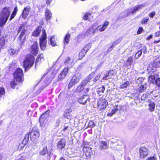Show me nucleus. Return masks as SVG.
Returning a JSON list of instances; mask_svg holds the SVG:
<instances>
[{
	"label": "nucleus",
	"instance_id": "nucleus-1",
	"mask_svg": "<svg viewBox=\"0 0 160 160\" xmlns=\"http://www.w3.org/2000/svg\"><path fill=\"white\" fill-rule=\"evenodd\" d=\"M14 79L10 83L12 88H15V86L19 85V83L22 82L23 81V72L20 68H18L13 73Z\"/></svg>",
	"mask_w": 160,
	"mask_h": 160
},
{
	"label": "nucleus",
	"instance_id": "nucleus-2",
	"mask_svg": "<svg viewBox=\"0 0 160 160\" xmlns=\"http://www.w3.org/2000/svg\"><path fill=\"white\" fill-rule=\"evenodd\" d=\"M108 24L109 22L107 21H105L102 27L101 25L97 26L96 23H94L87 30L86 33L88 35H94L98 30L101 32L103 31L108 27Z\"/></svg>",
	"mask_w": 160,
	"mask_h": 160
},
{
	"label": "nucleus",
	"instance_id": "nucleus-3",
	"mask_svg": "<svg viewBox=\"0 0 160 160\" xmlns=\"http://www.w3.org/2000/svg\"><path fill=\"white\" fill-rule=\"evenodd\" d=\"M9 7L4 8L1 12L0 27H2L6 22L10 15Z\"/></svg>",
	"mask_w": 160,
	"mask_h": 160
},
{
	"label": "nucleus",
	"instance_id": "nucleus-4",
	"mask_svg": "<svg viewBox=\"0 0 160 160\" xmlns=\"http://www.w3.org/2000/svg\"><path fill=\"white\" fill-rule=\"evenodd\" d=\"M34 61V58L33 56L31 55H28L27 56L23 62V67L25 70L26 71L27 68H30L33 65Z\"/></svg>",
	"mask_w": 160,
	"mask_h": 160
},
{
	"label": "nucleus",
	"instance_id": "nucleus-5",
	"mask_svg": "<svg viewBox=\"0 0 160 160\" xmlns=\"http://www.w3.org/2000/svg\"><path fill=\"white\" fill-rule=\"evenodd\" d=\"M26 29H25V25L23 24L21 25L18 28L17 30V34L20 32V34L19 36L18 39L20 41L19 43L21 46L23 45L24 42V39L23 37L26 32Z\"/></svg>",
	"mask_w": 160,
	"mask_h": 160
},
{
	"label": "nucleus",
	"instance_id": "nucleus-6",
	"mask_svg": "<svg viewBox=\"0 0 160 160\" xmlns=\"http://www.w3.org/2000/svg\"><path fill=\"white\" fill-rule=\"evenodd\" d=\"M146 5L145 3H143V4L137 5L134 7L128 9L125 11V12L127 14L124 17H125L128 16L130 14H134L136 12L138 11L139 9H141L142 8L146 6Z\"/></svg>",
	"mask_w": 160,
	"mask_h": 160
},
{
	"label": "nucleus",
	"instance_id": "nucleus-7",
	"mask_svg": "<svg viewBox=\"0 0 160 160\" xmlns=\"http://www.w3.org/2000/svg\"><path fill=\"white\" fill-rule=\"evenodd\" d=\"M46 37L47 34L45 31V30L43 29L41 37L39 39L40 46L41 49L42 50H45L46 47Z\"/></svg>",
	"mask_w": 160,
	"mask_h": 160
},
{
	"label": "nucleus",
	"instance_id": "nucleus-8",
	"mask_svg": "<svg viewBox=\"0 0 160 160\" xmlns=\"http://www.w3.org/2000/svg\"><path fill=\"white\" fill-rule=\"evenodd\" d=\"M29 134L31 139L32 141H36L39 137L38 130L36 128V127L32 128Z\"/></svg>",
	"mask_w": 160,
	"mask_h": 160
},
{
	"label": "nucleus",
	"instance_id": "nucleus-9",
	"mask_svg": "<svg viewBox=\"0 0 160 160\" xmlns=\"http://www.w3.org/2000/svg\"><path fill=\"white\" fill-rule=\"evenodd\" d=\"M38 50L39 48L38 43L35 42L31 46L30 52L32 54L36 55L38 53Z\"/></svg>",
	"mask_w": 160,
	"mask_h": 160
},
{
	"label": "nucleus",
	"instance_id": "nucleus-10",
	"mask_svg": "<svg viewBox=\"0 0 160 160\" xmlns=\"http://www.w3.org/2000/svg\"><path fill=\"white\" fill-rule=\"evenodd\" d=\"M79 80V78L76 75H75L72 78L68 85V88L70 89L73 86L77 83Z\"/></svg>",
	"mask_w": 160,
	"mask_h": 160
},
{
	"label": "nucleus",
	"instance_id": "nucleus-11",
	"mask_svg": "<svg viewBox=\"0 0 160 160\" xmlns=\"http://www.w3.org/2000/svg\"><path fill=\"white\" fill-rule=\"evenodd\" d=\"M89 96L88 95H84L80 97L78 99V102L82 104H86L88 102H89Z\"/></svg>",
	"mask_w": 160,
	"mask_h": 160
},
{
	"label": "nucleus",
	"instance_id": "nucleus-12",
	"mask_svg": "<svg viewBox=\"0 0 160 160\" xmlns=\"http://www.w3.org/2000/svg\"><path fill=\"white\" fill-rule=\"evenodd\" d=\"M49 110H47L44 113L42 114L39 118V122L41 124L45 122L46 120L49 117V114L50 112Z\"/></svg>",
	"mask_w": 160,
	"mask_h": 160
},
{
	"label": "nucleus",
	"instance_id": "nucleus-13",
	"mask_svg": "<svg viewBox=\"0 0 160 160\" xmlns=\"http://www.w3.org/2000/svg\"><path fill=\"white\" fill-rule=\"evenodd\" d=\"M140 156V158H145L148 154V151L145 147H142L139 149Z\"/></svg>",
	"mask_w": 160,
	"mask_h": 160
},
{
	"label": "nucleus",
	"instance_id": "nucleus-14",
	"mask_svg": "<svg viewBox=\"0 0 160 160\" xmlns=\"http://www.w3.org/2000/svg\"><path fill=\"white\" fill-rule=\"evenodd\" d=\"M68 67H65L63 70L62 71L58 77V81H60L61 80L64 78L68 72Z\"/></svg>",
	"mask_w": 160,
	"mask_h": 160
},
{
	"label": "nucleus",
	"instance_id": "nucleus-15",
	"mask_svg": "<svg viewBox=\"0 0 160 160\" xmlns=\"http://www.w3.org/2000/svg\"><path fill=\"white\" fill-rule=\"evenodd\" d=\"M66 144V140L64 138H62L58 142L57 146L59 149H61L65 147Z\"/></svg>",
	"mask_w": 160,
	"mask_h": 160
},
{
	"label": "nucleus",
	"instance_id": "nucleus-16",
	"mask_svg": "<svg viewBox=\"0 0 160 160\" xmlns=\"http://www.w3.org/2000/svg\"><path fill=\"white\" fill-rule=\"evenodd\" d=\"M92 148L89 147H84L83 148V150L86 157L88 158L90 157L92 155Z\"/></svg>",
	"mask_w": 160,
	"mask_h": 160
},
{
	"label": "nucleus",
	"instance_id": "nucleus-17",
	"mask_svg": "<svg viewBox=\"0 0 160 160\" xmlns=\"http://www.w3.org/2000/svg\"><path fill=\"white\" fill-rule=\"evenodd\" d=\"M108 145L106 142L102 141L99 142V148L101 150L108 149Z\"/></svg>",
	"mask_w": 160,
	"mask_h": 160
},
{
	"label": "nucleus",
	"instance_id": "nucleus-18",
	"mask_svg": "<svg viewBox=\"0 0 160 160\" xmlns=\"http://www.w3.org/2000/svg\"><path fill=\"white\" fill-rule=\"evenodd\" d=\"M64 63L66 65H67L70 67H72L74 64L73 60H72L70 57H67L65 60Z\"/></svg>",
	"mask_w": 160,
	"mask_h": 160
},
{
	"label": "nucleus",
	"instance_id": "nucleus-19",
	"mask_svg": "<svg viewBox=\"0 0 160 160\" xmlns=\"http://www.w3.org/2000/svg\"><path fill=\"white\" fill-rule=\"evenodd\" d=\"M72 111V110L70 109L66 110L63 114L64 117L68 119H71L72 118V116L70 114V112H71Z\"/></svg>",
	"mask_w": 160,
	"mask_h": 160
},
{
	"label": "nucleus",
	"instance_id": "nucleus-20",
	"mask_svg": "<svg viewBox=\"0 0 160 160\" xmlns=\"http://www.w3.org/2000/svg\"><path fill=\"white\" fill-rule=\"evenodd\" d=\"M30 8H24L22 13V18L25 19L27 18L29 12Z\"/></svg>",
	"mask_w": 160,
	"mask_h": 160
},
{
	"label": "nucleus",
	"instance_id": "nucleus-21",
	"mask_svg": "<svg viewBox=\"0 0 160 160\" xmlns=\"http://www.w3.org/2000/svg\"><path fill=\"white\" fill-rule=\"evenodd\" d=\"M120 106L117 105L114 107L112 110V111L110 112H109L108 114V116H112L117 111L120 109Z\"/></svg>",
	"mask_w": 160,
	"mask_h": 160
},
{
	"label": "nucleus",
	"instance_id": "nucleus-22",
	"mask_svg": "<svg viewBox=\"0 0 160 160\" xmlns=\"http://www.w3.org/2000/svg\"><path fill=\"white\" fill-rule=\"evenodd\" d=\"M105 89V87L104 85L102 86V87H99L97 89V92L98 95L99 96H101L104 92Z\"/></svg>",
	"mask_w": 160,
	"mask_h": 160
},
{
	"label": "nucleus",
	"instance_id": "nucleus-23",
	"mask_svg": "<svg viewBox=\"0 0 160 160\" xmlns=\"http://www.w3.org/2000/svg\"><path fill=\"white\" fill-rule=\"evenodd\" d=\"M98 103V105H101L103 108H106L107 105V101L105 99H102L99 100Z\"/></svg>",
	"mask_w": 160,
	"mask_h": 160
},
{
	"label": "nucleus",
	"instance_id": "nucleus-24",
	"mask_svg": "<svg viewBox=\"0 0 160 160\" xmlns=\"http://www.w3.org/2000/svg\"><path fill=\"white\" fill-rule=\"evenodd\" d=\"M52 17V14L51 11L48 9H46L45 12V19L47 21L49 20Z\"/></svg>",
	"mask_w": 160,
	"mask_h": 160
},
{
	"label": "nucleus",
	"instance_id": "nucleus-25",
	"mask_svg": "<svg viewBox=\"0 0 160 160\" xmlns=\"http://www.w3.org/2000/svg\"><path fill=\"white\" fill-rule=\"evenodd\" d=\"M114 74V72L112 70H109L108 73H107L106 75L103 77L102 78L104 80H107L111 78V76H113Z\"/></svg>",
	"mask_w": 160,
	"mask_h": 160
},
{
	"label": "nucleus",
	"instance_id": "nucleus-26",
	"mask_svg": "<svg viewBox=\"0 0 160 160\" xmlns=\"http://www.w3.org/2000/svg\"><path fill=\"white\" fill-rule=\"evenodd\" d=\"M83 19L85 20H88L89 21H92L93 20V18L91 13H87L85 15Z\"/></svg>",
	"mask_w": 160,
	"mask_h": 160
},
{
	"label": "nucleus",
	"instance_id": "nucleus-27",
	"mask_svg": "<svg viewBox=\"0 0 160 160\" xmlns=\"http://www.w3.org/2000/svg\"><path fill=\"white\" fill-rule=\"evenodd\" d=\"M41 28L39 27H38L33 32L32 35L35 37L38 36L40 34L41 31Z\"/></svg>",
	"mask_w": 160,
	"mask_h": 160
},
{
	"label": "nucleus",
	"instance_id": "nucleus-28",
	"mask_svg": "<svg viewBox=\"0 0 160 160\" xmlns=\"http://www.w3.org/2000/svg\"><path fill=\"white\" fill-rule=\"evenodd\" d=\"M48 152L46 146L43 147L42 149L40 152V154L42 156H45L48 154Z\"/></svg>",
	"mask_w": 160,
	"mask_h": 160
},
{
	"label": "nucleus",
	"instance_id": "nucleus-29",
	"mask_svg": "<svg viewBox=\"0 0 160 160\" xmlns=\"http://www.w3.org/2000/svg\"><path fill=\"white\" fill-rule=\"evenodd\" d=\"M155 104L154 103L150 102L148 104V110L150 112H153L154 111L155 109Z\"/></svg>",
	"mask_w": 160,
	"mask_h": 160
},
{
	"label": "nucleus",
	"instance_id": "nucleus-30",
	"mask_svg": "<svg viewBox=\"0 0 160 160\" xmlns=\"http://www.w3.org/2000/svg\"><path fill=\"white\" fill-rule=\"evenodd\" d=\"M133 61V57L131 56L128 58V60H127L125 66L127 67L131 65Z\"/></svg>",
	"mask_w": 160,
	"mask_h": 160
},
{
	"label": "nucleus",
	"instance_id": "nucleus-31",
	"mask_svg": "<svg viewBox=\"0 0 160 160\" xmlns=\"http://www.w3.org/2000/svg\"><path fill=\"white\" fill-rule=\"evenodd\" d=\"M70 34L68 33L66 35L63 40V42L65 45L66 44H68L69 43L70 41Z\"/></svg>",
	"mask_w": 160,
	"mask_h": 160
},
{
	"label": "nucleus",
	"instance_id": "nucleus-32",
	"mask_svg": "<svg viewBox=\"0 0 160 160\" xmlns=\"http://www.w3.org/2000/svg\"><path fill=\"white\" fill-rule=\"evenodd\" d=\"M30 136V134H27L26 135L24 139L22 141V143L24 144H26L27 143L29 140V136Z\"/></svg>",
	"mask_w": 160,
	"mask_h": 160
},
{
	"label": "nucleus",
	"instance_id": "nucleus-33",
	"mask_svg": "<svg viewBox=\"0 0 160 160\" xmlns=\"http://www.w3.org/2000/svg\"><path fill=\"white\" fill-rule=\"evenodd\" d=\"M50 42L52 46H55L57 45L54 36H52L51 38L50 39Z\"/></svg>",
	"mask_w": 160,
	"mask_h": 160
},
{
	"label": "nucleus",
	"instance_id": "nucleus-34",
	"mask_svg": "<svg viewBox=\"0 0 160 160\" xmlns=\"http://www.w3.org/2000/svg\"><path fill=\"white\" fill-rule=\"evenodd\" d=\"M4 37H2L0 38V49L2 48L5 45Z\"/></svg>",
	"mask_w": 160,
	"mask_h": 160
},
{
	"label": "nucleus",
	"instance_id": "nucleus-35",
	"mask_svg": "<svg viewBox=\"0 0 160 160\" xmlns=\"http://www.w3.org/2000/svg\"><path fill=\"white\" fill-rule=\"evenodd\" d=\"M87 53L83 49L79 52V59H81L82 58V57L84 56L85 54Z\"/></svg>",
	"mask_w": 160,
	"mask_h": 160
},
{
	"label": "nucleus",
	"instance_id": "nucleus-36",
	"mask_svg": "<svg viewBox=\"0 0 160 160\" xmlns=\"http://www.w3.org/2000/svg\"><path fill=\"white\" fill-rule=\"evenodd\" d=\"M130 85V82L129 81H127L123 84L120 85V88L122 89H124L127 88L128 86Z\"/></svg>",
	"mask_w": 160,
	"mask_h": 160
},
{
	"label": "nucleus",
	"instance_id": "nucleus-37",
	"mask_svg": "<svg viewBox=\"0 0 160 160\" xmlns=\"http://www.w3.org/2000/svg\"><path fill=\"white\" fill-rule=\"evenodd\" d=\"M153 66L155 68L160 67V61L158 60H155L153 63Z\"/></svg>",
	"mask_w": 160,
	"mask_h": 160
},
{
	"label": "nucleus",
	"instance_id": "nucleus-38",
	"mask_svg": "<svg viewBox=\"0 0 160 160\" xmlns=\"http://www.w3.org/2000/svg\"><path fill=\"white\" fill-rule=\"evenodd\" d=\"M146 88V87L144 85H141L138 88V91L139 92L142 93L145 90Z\"/></svg>",
	"mask_w": 160,
	"mask_h": 160
},
{
	"label": "nucleus",
	"instance_id": "nucleus-39",
	"mask_svg": "<svg viewBox=\"0 0 160 160\" xmlns=\"http://www.w3.org/2000/svg\"><path fill=\"white\" fill-rule=\"evenodd\" d=\"M155 77L154 75H151L148 77V81L152 83H154Z\"/></svg>",
	"mask_w": 160,
	"mask_h": 160
},
{
	"label": "nucleus",
	"instance_id": "nucleus-40",
	"mask_svg": "<svg viewBox=\"0 0 160 160\" xmlns=\"http://www.w3.org/2000/svg\"><path fill=\"white\" fill-rule=\"evenodd\" d=\"M142 53V50H139L136 54L135 56V58L138 59L141 56Z\"/></svg>",
	"mask_w": 160,
	"mask_h": 160
},
{
	"label": "nucleus",
	"instance_id": "nucleus-41",
	"mask_svg": "<svg viewBox=\"0 0 160 160\" xmlns=\"http://www.w3.org/2000/svg\"><path fill=\"white\" fill-rule=\"evenodd\" d=\"M43 55L42 54H40L36 60V63H38L39 61H40L42 59H43Z\"/></svg>",
	"mask_w": 160,
	"mask_h": 160
},
{
	"label": "nucleus",
	"instance_id": "nucleus-42",
	"mask_svg": "<svg viewBox=\"0 0 160 160\" xmlns=\"http://www.w3.org/2000/svg\"><path fill=\"white\" fill-rule=\"evenodd\" d=\"M149 94L148 93L143 94L141 97V99L142 100H145L148 98Z\"/></svg>",
	"mask_w": 160,
	"mask_h": 160
},
{
	"label": "nucleus",
	"instance_id": "nucleus-43",
	"mask_svg": "<svg viewBox=\"0 0 160 160\" xmlns=\"http://www.w3.org/2000/svg\"><path fill=\"white\" fill-rule=\"evenodd\" d=\"M91 43H88L84 48L83 49L87 52L88 50L91 48Z\"/></svg>",
	"mask_w": 160,
	"mask_h": 160
},
{
	"label": "nucleus",
	"instance_id": "nucleus-44",
	"mask_svg": "<svg viewBox=\"0 0 160 160\" xmlns=\"http://www.w3.org/2000/svg\"><path fill=\"white\" fill-rule=\"evenodd\" d=\"M88 127L92 128L95 127V124L93 121H90L88 122Z\"/></svg>",
	"mask_w": 160,
	"mask_h": 160
},
{
	"label": "nucleus",
	"instance_id": "nucleus-45",
	"mask_svg": "<svg viewBox=\"0 0 160 160\" xmlns=\"http://www.w3.org/2000/svg\"><path fill=\"white\" fill-rule=\"evenodd\" d=\"M8 52L11 55H14L16 52V51L12 48H10L9 49Z\"/></svg>",
	"mask_w": 160,
	"mask_h": 160
},
{
	"label": "nucleus",
	"instance_id": "nucleus-46",
	"mask_svg": "<svg viewBox=\"0 0 160 160\" xmlns=\"http://www.w3.org/2000/svg\"><path fill=\"white\" fill-rule=\"evenodd\" d=\"M94 72H93L91 73L88 76V78H86V79L87 80H88V81L90 80L93 77L94 75Z\"/></svg>",
	"mask_w": 160,
	"mask_h": 160
},
{
	"label": "nucleus",
	"instance_id": "nucleus-47",
	"mask_svg": "<svg viewBox=\"0 0 160 160\" xmlns=\"http://www.w3.org/2000/svg\"><path fill=\"white\" fill-rule=\"evenodd\" d=\"M155 82L158 86L160 87V78H158L156 79L155 81Z\"/></svg>",
	"mask_w": 160,
	"mask_h": 160
},
{
	"label": "nucleus",
	"instance_id": "nucleus-48",
	"mask_svg": "<svg viewBox=\"0 0 160 160\" xmlns=\"http://www.w3.org/2000/svg\"><path fill=\"white\" fill-rule=\"evenodd\" d=\"M88 80H87L86 78L85 79L81 84L82 86L84 87L86 86L88 82Z\"/></svg>",
	"mask_w": 160,
	"mask_h": 160
},
{
	"label": "nucleus",
	"instance_id": "nucleus-49",
	"mask_svg": "<svg viewBox=\"0 0 160 160\" xmlns=\"http://www.w3.org/2000/svg\"><path fill=\"white\" fill-rule=\"evenodd\" d=\"M65 95L66 98H68L71 97L72 96V95L70 91H68L67 93L65 94Z\"/></svg>",
	"mask_w": 160,
	"mask_h": 160
},
{
	"label": "nucleus",
	"instance_id": "nucleus-50",
	"mask_svg": "<svg viewBox=\"0 0 160 160\" xmlns=\"http://www.w3.org/2000/svg\"><path fill=\"white\" fill-rule=\"evenodd\" d=\"M83 87H84L82 86V85L81 84L80 85L77 87V90L79 91H82L84 89Z\"/></svg>",
	"mask_w": 160,
	"mask_h": 160
},
{
	"label": "nucleus",
	"instance_id": "nucleus-51",
	"mask_svg": "<svg viewBox=\"0 0 160 160\" xmlns=\"http://www.w3.org/2000/svg\"><path fill=\"white\" fill-rule=\"evenodd\" d=\"M143 30V29L142 27H140L137 32V34H139L141 33Z\"/></svg>",
	"mask_w": 160,
	"mask_h": 160
},
{
	"label": "nucleus",
	"instance_id": "nucleus-52",
	"mask_svg": "<svg viewBox=\"0 0 160 160\" xmlns=\"http://www.w3.org/2000/svg\"><path fill=\"white\" fill-rule=\"evenodd\" d=\"M100 77V74H98L93 79V82H96L98 80Z\"/></svg>",
	"mask_w": 160,
	"mask_h": 160
},
{
	"label": "nucleus",
	"instance_id": "nucleus-53",
	"mask_svg": "<svg viewBox=\"0 0 160 160\" xmlns=\"http://www.w3.org/2000/svg\"><path fill=\"white\" fill-rule=\"evenodd\" d=\"M148 20V18H145L142 19V21L141 22V23L142 24H145L146 23L147 21Z\"/></svg>",
	"mask_w": 160,
	"mask_h": 160
},
{
	"label": "nucleus",
	"instance_id": "nucleus-54",
	"mask_svg": "<svg viewBox=\"0 0 160 160\" xmlns=\"http://www.w3.org/2000/svg\"><path fill=\"white\" fill-rule=\"evenodd\" d=\"M47 80V79H46L45 80V83H45V85H44V86H44V88L45 87H47L49 84L51 82V79H49L48 80V81L47 82H46V81Z\"/></svg>",
	"mask_w": 160,
	"mask_h": 160
},
{
	"label": "nucleus",
	"instance_id": "nucleus-55",
	"mask_svg": "<svg viewBox=\"0 0 160 160\" xmlns=\"http://www.w3.org/2000/svg\"><path fill=\"white\" fill-rule=\"evenodd\" d=\"M26 158V156L25 155H23L20 158L18 159H16L15 160H24Z\"/></svg>",
	"mask_w": 160,
	"mask_h": 160
},
{
	"label": "nucleus",
	"instance_id": "nucleus-56",
	"mask_svg": "<svg viewBox=\"0 0 160 160\" xmlns=\"http://www.w3.org/2000/svg\"><path fill=\"white\" fill-rule=\"evenodd\" d=\"M121 41V39H117L115 41L113 42V45H116L117 44L119 43Z\"/></svg>",
	"mask_w": 160,
	"mask_h": 160
},
{
	"label": "nucleus",
	"instance_id": "nucleus-57",
	"mask_svg": "<svg viewBox=\"0 0 160 160\" xmlns=\"http://www.w3.org/2000/svg\"><path fill=\"white\" fill-rule=\"evenodd\" d=\"M147 50V48L146 46H144L142 49L140 50H142L144 54H145Z\"/></svg>",
	"mask_w": 160,
	"mask_h": 160
},
{
	"label": "nucleus",
	"instance_id": "nucleus-58",
	"mask_svg": "<svg viewBox=\"0 0 160 160\" xmlns=\"http://www.w3.org/2000/svg\"><path fill=\"white\" fill-rule=\"evenodd\" d=\"M18 11V8L17 6H16L14 8V10L13 11L12 13L14 14L15 15H16L17 12Z\"/></svg>",
	"mask_w": 160,
	"mask_h": 160
},
{
	"label": "nucleus",
	"instance_id": "nucleus-59",
	"mask_svg": "<svg viewBox=\"0 0 160 160\" xmlns=\"http://www.w3.org/2000/svg\"><path fill=\"white\" fill-rule=\"evenodd\" d=\"M155 12L153 11L149 14V16L151 18H152L155 16Z\"/></svg>",
	"mask_w": 160,
	"mask_h": 160
},
{
	"label": "nucleus",
	"instance_id": "nucleus-60",
	"mask_svg": "<svg viewBox=\"0 0 160 160\" xmlns=\"http://www.w3.org/2000/svg\"><path fill=\"white\" fill-rule=\"evenodd\" d=\"M138 80L139 81L140 83H142L144 81V79L142 77H140L138 78Z\"/></svg>",
	"mask_w": 160,
	"mask_h": 160
},
{
	"label": "nucleus",
	"instance_id": "nucleus-61",
	"mask_svg": "<svg viewBox=\"0 0 160 160\" xmlns=\"http://www.w3.org/2000/svg\"><path fill=\"white\" fill-rule=\"evenodd\" d=\"M115 46V45H113V44L112 43V45L108 48V52L111 51Z\"/></svg>",
	"mask_w": 160,
	"mask_h": 160
},
{
	"label": "nucleus",
	"instance_id": "nucleus-62",
	"mask_svg": "<svg viewBox=\"0 0 160 160\" xmlns=\"http://www.w3.org/2000/svg\"><path fill=\"white\" fill-rule=\"evenodd\" d=\"M16 15H15L14 14L12 13L10 18L9 20L10 21L12 19H13L15 17V16Z\"/></svg>",
	"mask_w": 160,
	"mask_h": 160
},
{
	"label": "nucleus",
	"instance_id": "nucleus-63",
	"mask_svg": "<svg viewBox=\"0 0 160 160\" xmlns=\"http://www.w3.org/2000/svg\"><path fill=\"white\" fill-rule=\"evenodd\" d=\"M48 155H47V159H48V160H49L50 158H51V152H48V154H47Z\"/></svg>",
	"mask_w": 160,
	"mask_h": 160
},
{
	"label": "nucleus",
	"instance_id": "nucleus-64",
	"mask_svg": "<svg viewBox=\"0 0 160 160\" xmlns=\"http://www.w3.org/2000/svg\"><path fill=\"white\" fill-rule=\"evenodd\" d=\"M148 160H156V158L154 157H151L149 158Z\"/></svg>",
	"mask_w": 160,
	"mask_h": 160
}]
</instances>
